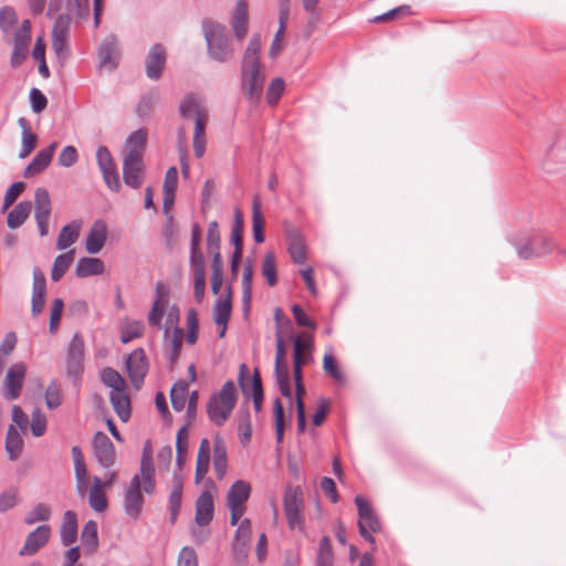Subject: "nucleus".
<instances>
[{
  "mask_svg": "<svg viewBox=\"0 0 566 566\" xmlns=\"http://www.w3.org/2000/svg\"><path fill=\"white\" fill-rule=\"evenodd\" d=\"M188 396V385L185 381L177 382L172 386L170 390V400L172 408L176 411H181L187 401Z\"/></svg>",
  "mask_w": 566,
  "mask_h": 566,
  "instance_id": "nucleus-45",
  "label": "nucleus"
},
{
  "mask_svg": "<svg viewBox=\"0 0 566 566\" xmlns=\"http://www.w3.org/2000/svg\"><path fill=\"white\" fill-rule=\"evenodd\" d=\"M94 455L103 468H111L115 463V449L111 439L104 432H96L93 437Z\"/></svg>",
  "mask_w": 566,
  "mask_h": 566,
  "instance_id": "nucleus-17",
  "label": "nucleus"
},
{
  "mask_svg": "<svg viewBox=\"0 0 566 566\" xmlns=\"http://www.w3.org/2000/svg\"><path fill=\"white\" fill-rule=\"evenodd\" d=\"M261 39L254 34L244 51L241 64V90L251 103L260 101L265 75L261 71L260 63Z\"/></svg>",
  "mask_w": 566,
  "mask_h": 566,
  "instance_id": "nucleus-2",
  "label": "nucleus"
},
{
  "mask_svg": "<svg viewBox=\"0 0 566 566\" xmlns=\"http://www.w3.org/2000/svg\"><path fill=\"white\" fill-rule=\"evenodd\" d=\"M101 172L107 188L114 192H118L122 188V185L116 165L106 169H101Z\"/></svg>",
  "mask_w": 566,
  "mask_h": 566,
  "instance_id": "nucleus-56",
  "label": "nucleus"
},
{
  "mask_svg": "<svg viewBox=\"0 0 566 566\" xmlns=\"http://www.w3.org/2000/svg\"><path fill=\"white\" fill-rule=\"evenodd\" d=\"M355 503L357 505L359 515V534L369 543H374L375 539L371 536L370 532L377 533L381 530L380 521L373 511L371 506L363 496L357 495L355 497Z\"/></svg>",
  "mask_w": 566,
  "mask_h": 566,
  "instance_id": "nucleus-8",
  "label": "nucleus"
},
{
  "mask_svg": "<svg viewBox=\"0 0 566 566\" xmlns=\"http://www.w3.org/2000/svg\"><path fill=\"white\" fill-rule=\"evenodd\" d=\"M101 172L107 188L114 192H118L122 188V185L116 165L106 169H101Z\"/></svg>",
  "mask_w": 566,
  "mask_h": 566,
  "instance_id": "nucleus-57",
  "label": "nucleus"
},
{
  "mask_svg": "<svg viewBox=\"0 0 566 566\" xmlns=\"http://www.w3.org/2000/svg\"><path fill=\"white\" fill-rule=\"evenodd\" d=\"M27 374V366L24 363H15L9 367L3 382V397L7 400H14L19 398L23 381Z\"/></svg>",
  "mask_w": 566,
  "mask_h": 566,
  "instance_id": "nucleus-13",
  "label": "nucleus"
},
{
  "mask_svg": "<svg viewBox=\"0 0 566 566\" xmlns=\"http://www.w3.org/2000/svg\"><path fill=\"white\" fill-rule=\"evenodd\" d=\"M144 324L139 321H127L120 332V340L127 344L143 335Z\"/></svg>",
  "mask_w": 566,
  "mask_h": 566,
  "instance_id": "nucleus-48",
  "label": "nucleus"
},
{
  "mask_svg": "<svg viewBox=\"0 0 566 566\" xmlns=\"http://www.w3.org/2000/svg\"><path fill=\"white\" fill-rule=\"evenodd\" d=\"M202 29L210 57L218 62L230 60L233 55V50L230 45L226 27L211 20H205Z\"/></svg>",
  "mask_w": 566,
  "mask_h": 566,
  "instance_id": "nucleus-3",
  "label": "nucleus"
},
{
  "mask_svg": "<svg viewBox=\"0 0 566 566\" xmlns=\"http://www.w3.org/2000/svg\"><path fill=\"white\" fill-rule=\"evenodd\" d=\"M182 499V482L180 478L175 476L171 492L169 495V511H170V522L175 523L177 516L179 514V510L181 506Z\"/></svg>",
  "mask_w": 566,
  "mask_h": 566,
  "instance_id": "nucleus-41",
  "label": "nucleus"
},
{
  "mask_svg": "<svg viewBox=\"0 0 566 566\" xmlns=\"http://www.w3.org/2000/svg\"><path fill=\"white\" fill-rule=\"evenodd\" d=\"M57 144L52 143L46 148L41 149L31 163L24 168L23 177L30 178L35 175L41 174L51 163L53 154L55 151Z\"/></svg>",
  "mask_w": 566,
  "mask_h": 566,
  "instance_id": "nucleus-24",
  "label": "nucleus"
},
{
  "mask_svg": "<svg viewBox=\"0 0 566 566\" xmlns=\"http://www.w3.org/2000/svg\"><path fill=\"white\" fill-rule=\"evenodd\" d=\"M274 417H275V438L276 442L281 443L283 441V432H284V410L283 405L279 398L274 401Z\"/></svg>",
  "mask_w": 566,
  "mask_h": 566,
  "instance_id": "nucleus-59",
  "label": "nucleus"
},
{
  "mask_svg": "<svg viewBox=\"0 0 566 566\" xmlns=\"http://www.w3.org/2000/svg\"><path fill=\"white\" fill-rule=\"evenodd\" d=\"M23 440L14 424L8 427L6 437V450L10 460H15L21 454Z\"/></svg>",
  "mask_w": 566,
  "mask_h": 566,
  "instance_id": "nucleus-36",
  "label": "nucleus"
},
{
  "mask_svg": "<svg viewBox=\"0 0 566 566\" xmlns=\"http://www.w3.org/2000/svg\"><path fill=\"white\" fill-rule=\"evenodd\" d=\"M51 536V527L49 525H40L33 532H31L25 539L23 547L20 551V555H33L42 546H44Z\"/></svg>",
  "mask_w": 566,
  "mask_h": 566,
  "instance_id": "nucleus-23",
  "label": "nucleus"
},
{
  "mask_svg": "<svg viewBox=\"0 0 566 566\" xmlns=\"http://www.w3.org/2000/svg\"><path fill=\"white\" fill-rule=\"evenodd\" d=\"M514 245L522 259L544 256L556 248L555 240L543 232H534L527 237L516 238Z\"/></svg>",
  "mask_w": 566,
  "mask_h": 566,
  "instance_id": "nucleus-5",
  "label": "nucleus"
},
{
  "mask_svg": "<svg viewBox=\"0 0 566 566\" xmlns=\"http://www.w3.org/2000/svg\"><path fill=\"white\" fill-rule=\"evenodd\" d=\"M244 229V221L242 213L239 209L234 210L233 226L231 230V242L235 249H242V233Z\"/></svg>",
  "mask_w": 566,
  "mask_h": 566,
  "instance_id": "nucleus-51",
  "label": "nucleus"
},
{
  "mask_svg": "<svg viewBox=\"0 0 566 566\" xmlns=\"http://www.w3.org/2000/svg\"><path fill=\"white\" fill-rule=\"evenodd\" d=\"M72 18L70 14L61 13L56 17L51 34L52 49L59 57H65L69 54L67 40L70 36Z\"/></svg>",
  "mask_w": 566,
  "mask_h": 566,
  "instance_id": "nucleus-10",
  "label": "nucleus"
},
{
  "mask_svg": "<svg viewBox=\"0 0 566 566\" xmlns=\"http://www.w3.org/2000/svg\"><path fill=\"white\" fill-rule=\"evenodd\" d=\"M289 253L291 259L297 264H302L306 261L305 243L300 235H291L289 241Z\"/></svg>",
  "mask_w": 566,
  "mask_h": 566,
  "instance_id": "nucleus-46",
  "label": "nucleus"
},
{
  "mask_svg": "<svg viewBox=\"0 0 566 566\" xmlns=\"http://www.w3.org/2000/svg\"><path fill=\"white\" fill-rule=\"evenodd\" d=\"M237 402L234 382L228 380L218 394H213L207 403L209 419L216 426H222L230 417Z\"/></svg>",
  "mask_w": 566,
  "mask_h": 566,
  "instance_id": "nucleus-4",
  "label": "nucleus"
},
{
  "mask_svg": "<svg viewBox=\"0 0 566 566\" xmlns=\"http://www.w3.org/2000/svg\"><path fill=\"white\" fill-rule=\"evenodd\" d=\"M251 488L249 483L239 480L235 481L227 493V505L231 513L230 524L237 525L245 512V502L250 496Z\"/></svg>",
  "mask_w": 566,
  "mask_h": 566,
  "instance_id": "nucleus-7",
  "label": "nucleus"
},
{
  "mask_svg": "<svg viewBox=\"0 0 566 566\" xmlns=\"http://www.w3.org/2000/svg\"><path fill=\"white\" fill-rule=\"evenodd\" d=\"M156 490V470L151 452L144 449L139 472L135 474L125 490L123 510L132 520L140 517L145 499L144 494L153 495Z\"/></svg>",
  "mask_w": 566,
  "mask_h": 566,
  "instance_id": "nucleus-1",
  "label": "nucleus"
},
{
  "mask_svg": "<svg viewBox=\"0 0 566 566\" xmlns=\"http://www.w3.org/2000/svg\"><path fill=\"white\" fill-rule=\"evenodd\" d=\"M81 541L82 545L88 549V552H94L98 546V536H97V524L94 521H88L82 532H81Z\"/></svg>",
  "mask_w": 566,
  "mask_h": 566,
  "instance_id": "nucleus-42",
  "label": "nucleus"
},
{
  "mask_svg": "<svg viewBox=\"0 0 566 566\" xmlns=\"http://www.w3.org/2000/svg\"><path fill=\"white\" fill-rule=\"evenodd\" d=\"M120 52L117 38L114 34L107 35L98 48L99 66L114 70L119 61Z\"/></svg>",
  "mask_w": 566,
  "mask_h": 566,
  "instance_id": "nucleus-18",
  "label": "nucleus"
},
{
  "mask_svg": "<svg viewBox=\"0 0 566 566\" xmlns=\"http://www.w3.org/2000/svg\"><path fill=\"white\" fill-rule=\"evenodd\" d=\"M105 271L104 262L98 258H81L75 266V275L77 277H87L92 275H101Z\"/></svg>",
  "mask_w": 566,
  "mask_h": 566,
  "instance_id": "nucleus-26",
  "label": "nucleus"
},
{
  "mask_svg": "<svg viewBox=\"0 0 566 566\" xmlns=\"http://www.w3.org/2000/svg\"><path fill=\"white\" fill-rule=\"evenodd\" d=\"M74 250H70L63 254H60L55 258L52 270H51V279L54 282L60 281L63 275L66 273L71 264L74 260Z\"/></svg>",
  "mask_w": 566,
  "mask_h": 566,
  "instance_id": "nucleus-40",
  "label": "nucleus"
},
{
  "mask_svg": "<svg viewBox=\"0 0 566 566\" xmlns=\"http://www.w3.org/2000/svg\"><path fill=\"white\" fill-rule=\"evenodd\" d=\"M35 220L41 237L49 233V219L51 216V199L46 189L38 188L34 193Z\"/></svg>",
  "mask_w": 566,
  "mask_h": 566,
  "instance_id": "nucleus-16",
  "label": "nucleus"
},
{
  "mask_svg": "<svg viewBox=\"0 0 566 566\" xmlns=\"http://www.w3.org/2000/svg\"><path fill=\"white\" fill-rule=\"evenodd\" d=\"M166 64V50L161 44H155L150 48L146 61V75L150 80H158Z\"/></svg>",
  "mask_w": 566,
  "mask_h": 566,
  "instance_id": "nucleus-21",
  "label": "nucleus"
},
{
  "mask_svg": "<svg viewBox=\"0 0 566 566\" xmlns=\"http://www.w3.org/2000/svg\"><path fill=\"white\" fill-rule=\"evenodd\" d=\"M227 467V449L222 439L217 437L213 442V468L218 479H222L224 476Z\"/></svg>",
  "mask_w": 566,
  "mask_h": 566,
  "instance_id": "nucleus-34",
  "label": "nucleus"
},
{
  "mask_svg": "<svg viewBox=\"0 0 566 566\" xmlns=\"http://www.w3.org/2000/svg\"><path fill=\"white\" fill-rule=\"evenodd\" d=\"M238 429L240 431V439L242 444H247L252 436L250 413L248 410L239 413Z\"/></svg>",
  "mask_w": 566,
  "mask_h": 566,
  "instance_id": "nucleus-58",
  "label": "nucleus"
},
{
  "mask_svg": "<svg viewBox=\"0 0 566 566\" xmlns=\"http://www.w3.org/2000/svg\"><path fill=\"white\" fill-rule=\"evenodd\" d=\"M284 81L281 77L274 78L268 88L266 98L270 105H275L284 92Z\"/></svg>",
  "mask_w": 566,
  "mask_h": 566,
  "instance_id": "nucleus-62",
  "label": "nucleus"
},
{
  "mask_svg": "<svg viewBox=\"0 0 566 566\" xmlns=\"http://www.w3.org/2000/svg\"><path fill=\"white\" fill-rule=\"evenodd\" d=\"M65 14L74 15L78 19H86L90 14V1L88 0H66Z\"/></svg>",
  "mask_w": 566,
  "mask_h": 566,
  "instance_id": "nucleus-50",
  "label": "nucleus"
},
{
  "mask_svg": "<svg viewBox=\"0 0 566 566\" xmlns=\"http://www.w3.org/2000/svg\"><path fill=\"white\" fill-rule=\"evenodd\" d=\"M323 369L324 371L333 378L335 381L342 382L344 380V375L340 371L337 361L331 354H325L323 359Z\"/></svg>",
  "mask_w": 566,
  "mask_h": 566,
  "instance_id": "nucleus-55",
  "label": "nucleus"
},
{
  "mask_svg": "<svg viewBox=\"0 0 566 566\" xmlns=\"http://www.w3.org/2000/svg\"><path fill=\"white\" fill-rule=\"evenodd\" d=\"M18 504V489L10 486L0 493V512L4 513Z\"/></svg>",
  "mask_w": 566,
  "mask_h": 566,
  "instance_id": "nucleus-54",
  "label": "nucleus"
},
{
  "mask_svg": "<svg viewBox=\"0 0 566 566\" xmlns=\"http://www.w3.org/2000/svg\"><path fill=\"white\" fill-rule=\"evenodd\" d=\"M188 427L184 426L181 427L177 432V441H176V463L179 467V469L182 468L187 460V453H188Z\"/></svg>",
  "mask_w": 566,
  "mask_h": 566,
  "instance_id": "nucleus-43",
  "label": "nucleus"
},
{
  "mask_svg": "<svg viewBox=\"0 0 566 566\" xmlns=\"http://www.w3.org/2000/svg\"><path fill=\"white\" fill-rule=\"evenodd\" d=\"M109 400L117 417L127 422L130 418V400L126 390L111 391Z\"/></svg>",
  "mask_w": 566,
  "mask_h": 566,
  "instance_id": "nucleus-28",
  "label": "nucleus"
},
{
  "mask_svg": "<svg viewBox=\"0 0 566 566\" xmlns=\"http://www.w3.org/2000/svg\"><path fill=\"white\" fill-rule=\"evenodd\" d=\"M303 505L304 500L301 486L287 485L284 494V513L290 528L294 530L303 527Z\"/></svg>",
  "mask_w": 566,
  "mask_h": 566,
  "instance_id": "nucleus-6",
  "label": "nucleus"
},
{
  "mask_svg": "<svg viewBox=\"0 0 566 566\" xmlns=\"http://www.w3.org/2000/svg\"><path fill=\"white\" fill-rule=\"evenodd\" d=\"M210 463V442L208 439L203 438L200 441L198 455H197V465H196V482H199L203 479L209 470Z\"/></svg>",
  "mask_w": 566,
  "mask_h": 566,
  "instance_id": "nucleus-33",
  "label": "nucleus"
},
{
  "mask_svg": "<svg viewBox=\"0 0 566 566\" xmlns=\"http://www.w3.org/2000/svg\"><path fill=\"white\" fill-rule=\"evenodd\" d=\"M293 369H301V355L306 352H311L312 340L311 338L303 339L300 336H295L293 346Z\"/></svg>",
  "mask_w": 566,
  "mask_h": 566,
  "instance_id": "nucleus-52",
  "label": "nucleus"
},
{
  "mask_svg": "<svg viewBox=\"0 0 566 566\" xmlns=\"http://www.w3.org/2000/svg\"><path fill=\"white\" fill-rule=\"evenodd\" d=\"M231 289H228L227 296L224 298H218L213 306V321L217 325H228L231 315Z\"/></svg>",
  "mask_w": 566,
  "mask_h": 566,
  "instance_id": "nucleus-35",
  "label": "nucleus"
},
{
  "mask_svg": "<svg viewBox=\"0 0 566 566\" xmlns=\"http://www.w3.org/2000/svg\"><path fill=\"white\" fill-rule=\"evenodd\" d=\"M51 517V507L48 504H36L24 517L27 525H32L36 522H45Z\"/></svg>",
  "mask_w": 566,
  "mask_h": 566,
  "instance_id": "nucleus-49",
  "label": "nucleus"
},
{
  "mask_svg": "<svg viewBox=\"0 0 566 566\" xmlns=\"http://www.w3.org/2000/svg\"><path fill=\"white\" fill-rule=\"evenodd\" d=\"M285 347L281 332H276L275 376L281 394L291 398L289 365L285 359Z\"/></svg>",
  "mask_w": 566,
  "mask_h": 566,
  "instance_id": "nucleus-11",
  "label": "nucleus"
},
{
  "mask_svg": "<svg viewBox=\"0 0 566 566\" xmlns=\"http://www.w3.org/2000/svg\"><path fill=\"white\" fill-rule=\"evenodd\" d=\"M101 380L105 386H107L112 389L111 391H118L122 389H126V384H125L124 378L114 368H111V367L104 368L101 371Z\"/></svg>",
  "mask_w": 566,
  "mask_h": 566,
  "instance_id": "nucleus-44",
  "label": "nucleus"
},
{
  "mask_svg": "<svg viewBox=\"0 0 566 566\" xmlns=\"http://www.w3.org/2000/svg\"><path fill=\"white\" fill-rule=\"evenodd\" d=\"M61 403L60 386L56 382H51L45 390V405L49 409H56Z\"/></svg>",
  "mask_w": 566,
  "mask_h": 566,
  "instance_id": "nucleus-60",
  "label": "nucleus"
},
{
  "mask_svg": "<svg viewBox=\"0 0 566 566\" xmlns=\"http://www.w3.org/2000/svg\"><path fill=\"white\" fill-rule=\"evenodd\" d=\"M126 368L134 388L139 390L148 371V361L143 348L135 349L128 356Z\"/></svg>",
  "mask_w": 566,
  "mask_h": 566,
  "instance_id": "nucleus-15",
  "label": "nucleus"
},
{
  "mask_svg": "<svg viewBox=\"0 0 566 566\" xmlns=\"http://www.w3.org/2000/svg\"><path fill=\"white\" fill-rule=\"evenodd\" d=\"M262 275L266 279L270 286H274L277 283L276 263L273 252H266L263 258Z\"/></svg>",
  "mask_w": 566,
  "mask_h": 566,
  "instance_id": "nucleus-47",
  "label": "nucleus"
},
{
  "mask_svg": "<svg viewBox=\"0 0 566 566\" xmlns=\"http://www.w3.org/2000/svg\"><path fill=\"white\" fill-rule=\"evenodd\" d=\"M30 41L31 23L29 20H24L13 38V50L10 59L13 69L19 67L27 59Z\"/></svg>",
  "mask_w": 566,
  "mask_h": 566,
  "instance_id": "nucleus-12",
  "label": "nucleus"
},
{
  "mask_svg": "<svg viewBox=\"0 0 566 566\" xmlns=\"http://www.w3.org/2000/svg\"><path fill=\"white\" fill-rule=\"evenodd\" d=\"M84 343L80 335L75 334L67 348V373L76 378L83 371Z\"/></svg>",
  "mask_w": 566,
  "mask_h": 566,
  "instance_id": "nucleus-19",
  "label": "nucleus"
},
{
  "mask_svg": "<svg viewBox=\"0 0 566 566\" xmlns=\"http://www.w3.org/2000/svg\"><path fill=\"white\" fill-rule=\"evenodd\" d=\"M179 113L184 118H198L202 114H208L200 101L193 95H188L181 101Z\"/></svg>",
  "mask_w": 566,
  "mask_h": 566,
  "instance_id": "nucleus-38",
  "label": "nucleus"
},
{
  "mask_svg": "<svg viewBox=\"0 0 566 566\" xmlns=\"http://www.w3.org/2000/svg\"><path fill=\"white\" fill-rule=\"evenodd\" d=\"M252 231L253 239L256 243H263L264 237V218L261 212L259 198L255 197L252 203Z\"/></svg>",
  "mask_w": 566,
  "mask_h": 566,
  "instance_id": "nucleus-39",
  "label": "nucleus"
},
{
  "mask_svg": "<svg viewBox=\"0 0 566 566\" xmlns=\"http://www.w3.org/2000/svg\"><path fill=\"white\" fill-rule=\"evenodd\" d=\"M144 161L142 154L127 150L123 159V179L126 186L137 189L144 181Z\"/></svg>",
  "mask_w": 566,
  "mask_h": 566,
  "instance_id": "nucleus-9",
  "label": "nucleus"
},
{
  "mask_svg": "<svg viewBox=\"0 0 566 566\" xmlns=\"http://www.w3.org/2000/svg\"><path fill=\"white\" fill-rule=\"evenodd\" d=\"M18 124L22 129L21 149L19 157L25 158L34 150L38 143V136L32 133L30 124L25 118L20 117L18 119Z\"/></svg>",
  "mask_w": 566,
  "mask_h": 566,
  "instance_id": "nucleus-31",
  "label": "nucleus"
},
{
  "mask_svg": "<svg viewBox=\"0 0 566 566\" xmlns=\"http://www.w3.org/2000/svg\"><path fill=\"white\" fill-rule=\"evenodd\" d=\"M46 280L39 268L33 269V284L31 298V314L36 317L45 305Z\"/></svg>",
  "mask_w": 566,
  "mask_h": 566,
  "instance_id": "nucleus-20",
  "label": "nucleus"
},
{
  "mask_svg": "<svg viewBox=\"0 0 566 566\" xmlns=\"http://www.w3.org/2000/svg\"><path fill=\"white\" fill-rule=\"evenodd\" d=\"M46 430V417L39 408L32 412L31 431L36 438L42 437Z\"/></svg>",
  "mask_w": 566,
  "mask_h": 566,
  "instance_id": "nucleus-61",
  "label": "nucleus"
},
{
  "mask_svg": "<svg viewBox=\"0 0 566 566\" xmlns=\"http://www.w3.org/2000/svg\"><path fill=\"white\" fill-rule=\"evenodd\" d=\"M107 239V224L103 219H97L92 224L85 240V249L90 254H97L105 245Z\"/></svg>",
  "mask_w": 566,
  "mask_h": 566,
  "instance_id": "nucleus-22",
  "label": "nucleus"
},
{
  "mask_svg": "<svg viewBox=\"0 0 566 566\" xmlns=\"http://www.w3.org/2000/svg\"><path fill=\"white\" fill-rule=\"evenodd\" d=\"M126 144L128 146V150H135L137 154H142L145 145H146V133L142 129L133 132Z\"/></svg>",
  "mask_w": 566,
  "mask_h": 566,
  "instance_id": "nucleus-64",
  "label": "nucleus"
},
{
  "mask_svg": "<svg viewBox=\"0 0 566 566\" xmlns=\"http://www.w3.org/2000/svg\"><path fill=\"white\" fill-rule=\"evenodd\" d=\"M251 522L249 518H244L240 522L237 531H235V542L237 544H241L243 547L248 546L251 539Z\"/></svg>",
  "mask_w": 566,
  "mask_h": 566,
  "instance_id": "nucleus-63",
  "label": "nucleus"
},
{
  "mask_svg": "<svg viewBox=\"0 0 566 566\" xmlns=\"http://www.w3.org/2000/svg\"><path fill=\"white\" fill-rule=\"evenodd\" d=\"M213 518V499L209 491H203L196 502V523L199 526L208 525Z\"/></svg>",
  "mask_w": 566,
  "mask_h": 566,
  "instance_id": "nucleus-25",
  "label": "nucleus"
},
{
  "mask_svg": "<svg viewBox=\"0 0 566 566\" xmlns=\"http://www.w3.org/2000/svg\"><path fill=\"white\" fill-rule=\"evenodd\" d=\"M238 381L244 395H248L249 388H251L254 409L260 411L263 402V389L258 369L254 370L253 376L250 378L247 365L242 364L240 366Z\"/></svg>",
  "mask_w": 566,
  "mask_h": 566,
  "instance_id": "nucleus-14",
  "label": "nucleus"
},
{
  "mask_svg": "<svg viewBox=\"0 0 566 566\" xmlns=\"http://www.w3.org/2000/svg\"><path fill=\"white\" fill-rule=\"evenodd\" d=\"M232 29L238 40H242L248 33V6L244 0L237 1Z\"/></svg>",
  "mask_w": 566,
  "mask_h": 566,
  "instance_id": "nucleus-27",
  "label": "nucleus"
},
{
  "mask_svg": "<svg viewBox=\"0 0 566 566\" xmlns=\"http://www.w3.org/2000/svg\"><path fill=\"white\" fill-rule=\"evenodd\" d=\"M81 226V221L77 220L64 226L59 233L56 249L62 251L75 243L80 235Z\"/></svg>",
  "mask_w": 566,
  "mask_h": 566,
  "instance_id": "nucleus-32",
  "label": "nucleus"
},
{
  "mask_svg": "<svg viewBox=\"0 0 566 566\" xmlns=\"http://www.w3.org/2000/svg\"><path fill=\"white\" fill-rule=\"evenodd\" d=\"M333 552L328 537H323L319 543L317 566H333Z\"/></svg>",
  "mask_w": 566,
  "mask_h": 566,
  "instance_id": "nucleus-53",
  "label": "nucleus"
},
{
  "mask_svg": "<svg viewBox=\"0 0 566 566\" xmlns=\"http://www.w3.org/2000/svg\"><path fill=\"white\" fill-rule=\"evenodd\" d=\"M32 209L30 201L19 202L8 214L7 223L10 229H17L24 223Z\"/></svg>",
  "mask_w": 566,
  "mask_h": 566,
  "instance_id": "nucleus-37",
  "label": "nucleus"
},
{
  "mask_svg": "<svg viewBox=\"0 0 566 566\" xmlns=\"http://www.w3.org/2000/svg\"><path fill=\"white\" fill-rule=\"evenodd\" d=\"M61 542L63 545L69 546L77 538V518L76 514L72 511H66L63 516V523L60 531Z\"/></svg>",
  "mask_w": 566,
  "mask_h": 566,
  "instance_id": "nucleus-30",
  "label": "nucleus"
},
{
  "mask_svg": "<svg viewBox=\"0 0 566 566\" xmlns=\"http://www.w3.org/2000/svg\"><path fill=\"white\" fill-rule=\"evenodd\" d=\"M105 490L102 480L98 476H93V485L88 493V504L97 513H102L107 509Z\"/></svg>",
  "mask_w": 566,
  "mask_h": 566,
  "instance_id": "nucleus-29",
  "label": "nucleus"
}]
</instances>
